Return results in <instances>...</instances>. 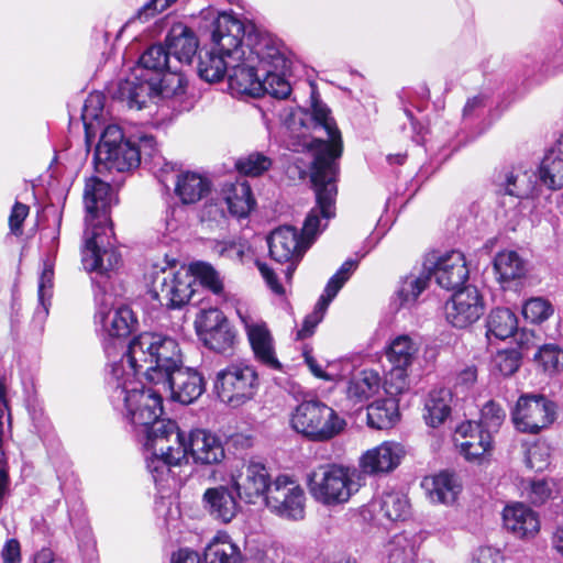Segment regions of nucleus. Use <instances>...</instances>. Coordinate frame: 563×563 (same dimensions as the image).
Masks as SVG:
<instances>
[{"label": "nucleus", "instance_id": "nucleus-57", "mask_svg": "<svg viewBox=\"0 0 563 563\" xmlns=\"http://www.w3.org/2000/svg\"><path fill=\"white\" fill-rule=\"evenodd\" d=\"M234 338L235 335L229 321L227 323H222V325H220L218 329L201 336L206 346L219 353H223L231 349L234 342Z\"/></svg>", "mask_w": 563, "mask_h": 563}, {"label": "nucleus", "instance_id": "nucleus-8", "mask_svg": "<svg viewBox=\"0 0 563 563\" xmlns=\"http://www.w3.org/2000/svg\"><path fill=\"white\" fill-rule=\"evenodd\" d=\"M165 69H172L167 48L161 44L150 46L130 76L117 84L113 99L125 102L130 109H143L155 91V77Z\"/></svg>", "mask_w": 563, "mask_h": 563}, {"label": "nucleus", "instance_id": "nucleus-11", "mask_svg": "<svg viewBox=\"0 0 563 563\" xmlns=\"http://www.w3.org/2000/svg\"><path fill=\"white\" fill-rule=\"evenodd\" d=\"M290 426L311 441H328L336 437L346 426L338 412L317 398L305 399L290 413Z\"/></svg>", "mask_w": 563, "mask_h": 563}, {"label": "nucleus", "instance_id": "nucleus-59", "mask_svg": "<svg viewBox=\"0 0 563 563\" xmlns=\"http://www.w3.org/2000/svg\"><path fill=\"white\" fill-rule=\"evenodd\" d=\"M553 313L552 305L543 298H530L522 307V314L531 323H541L548 320Z\"/></svg>", "mask_w": 563, "mask_h": 563}, {"label": "nucleus", "instance_id": "nucleus-62", "mask_svg": "<svg viewBox=\"0 0 563 563\" xmlns=\"http://www.w3.org/2000/svg\"><path fill=\"white\" fill-rule=\"evenodd\" d=\"M29 207L21 202H15L9 218L10 230L14 235L22 234V225L29 214Z\"/></svg>", "mask_w": 563, "mask_h": 563}, {"label": "nucleus", "instance_id": "nucleus-64", "mask_svg": "<svg viewBox=\"0 0 563 563\" xmlns=\"http://www.w3.org/2000/svg\"><path fill=\"white\" fill-rule=\"evenodd\" d=\"M176 0H150L142 8L139 9L136 18L140 21H147L154 16L157 12H162L167 9Z\"/></svg>", "mask_w": 563, "mask_h": 563}, {"label": "nucleus", "instance_id": "nucleus-2", "mask_svg": "<svg viewBox=\"0 0 563 563\" xmlns=\"http://www.w3.org/2000/svg\"><path fill=\"white\" fill-rule=\"evenodd\" d=\"M311 117L314 129L324 130L329 141L316 140L313 143L314 158L311 167V183L314 188L319 221L321 218L329 220L334 217V201L336 196V164L335 158L342 153L341 134L336 128L331 111L318 97L317 91H311ZM327 224L319 225V230L325 229ZM321 232L318 233V235Z\"/></svg>", "mask_w": 563, "mask_h": 563}, {"label": "nucleus", "instance_id": "nucleus-49", "mask_svg": "<svg viewBox=\"0 0 563 563\" xmlns=\"http://www.w3.org/2000/svg\"><path fill=\"white\" fill-rule=\"evenodd\" d=\"M416 547L404 534L395 536L387 544V563H416Z\"/></svg>", "mask_w": 563, "mask_h": 563}, {"label": "nucleus", "instance_id": "nucleus-30", "mask_svg": "<svg viewBox=\"0 0 563 563\" xmlns=\"http://www.w3.org/2000/svg\"><path fill=\"white\" fill-rule=\"evenodd\" d=\"M186 445L187 455L190 454L197 464H219L225 457L221 440L202 429L191 431L186 440Z\"/></svg>", "mask_w": 563, "mask_h": 563}, {"label": "nucleus", "instance_id": "nucleus-54", "mask_svg": "<svg viewBox=\"0 0 563 563\" xmlns=\"http://www.w3.org/2000/svg\"><path fill=\"white\" fill-rule=\"evenodd\" d=\"M188 269L194 276V283L198 279L202 286L210 289L213 294H222L223 283L218 272L210 264L196 262L192 263Z\"/></svg>", "mask_w": 563, "mask_h": 563}, {"label": "nucleus", "instance_id": "nucleus-6", "mask_svg": "<svg viewBox=\"0 0 563 563\" xmlns=\"http://www.w3.org/2000/svg\"><path fill=\"white\" fill-rule=\"evenodd\" d=\"M180 352L178 343L163 334L144 332L135 336L129 344L124 355L130 372H125L124 364H115L119 368V376L136 379L142 374L152 383L154 378L150 372H162L168 364L178 362V353Z\"/></svg>", "mask_w": 563, "mask_h": 563}, {"label": "nucleus", "instance_id": "nucleus-34", "mask_svg": "<svg viewBox=\"0 0 563 563\" xmlns=\"http://www.w3.org/2000/svg\"><path fill=\"white\" fill-rule=\"evenodd\" d=\"M503 521L505 528L518 538H532L540 530L538 515L521 503L506 506Z\"/></svg>", "mask_w": 563, "mask_h": 563}, {"label": "nucleus", "instance_id": "nucleus-18", "mask_svg": "<svg viewBox=\"0 0 563 563\" xmlns=\"http://www.w3.org/2000/svg\"><path fill=\"white\" fill-rule=\"evenodd\" d=\"M109 233H112L111 227L86 229L84 234V267L101 277L118 268L121 262V255L113 247Z\"/></svg>", "mask_w": 563, "mask_h": 563}, {"label": "nucleus", "instance_id": "nucleus-37", "mask_svg": "<svg viewBox=\"0 0 563 563\" xmlns=\"http://www.w3.org/2000/svg\"><path fill=\"white\" fill-rule=\"evenodd\" d=\"M165 42L169 56H174L181 64H190L198 49L196 35L181 23L170 29Z\"/></svg>", "mask_w": 563, "mask_h": 563}, {"label": "nucleus", "instance_id": "nucleus-3", "mask_svg": "<svg viewBox=\"0 0 563 563\" xmlns=\"http://www.w3.org/2000/svg\"><path fill=\"white\" fill-rule=\"evenodd\" d=\"M245 35L244 56L231 60L228 70L229 89L233 95L260 97L263 95V85L256 67L263 73L266 66L283 69L286 56L282 46L271 36L252 34L251 31H246Z\"/></svg>", "mask_w": 563, "mask_h": 563}, {"label": "nucleus", "instance_id": "nucleus-58", "mask_svg": "<svg viewBox=\"0 0 563 563\" xmlns=\"http://www.w3.org/2000/svg\"><path fill=\"white\" fill-rule=\"evenodd\" d=\"M129 140L133 143V147L140 153V162L144 159L153 162L154 166L163 163L164 158L158 155L156 148V141L153 135L140 133L131 136Z\"/></svg>", "mask_w": 563, "mask_h": 563}, {"label": "nucleus", "instance_id": "nucleus-56", "mask_svg": "<svg viewBox=\"0 0 563 563\" xmlns=\"http://www.w3.org/2000/svg\"><path fill=\"white\" fill-rule=\"evenodd\" d=\"M273 161L269 156L261 152H253L238 159L235 166L238 170L246 176L257 177L269 170Z\"/></svg>", "mask_w": 563, "mask_h": 563}, {"label": "nucleus", "instance_id": "nucleus-60", "mask_svg": "<svg viewBox=\"0 0 563 563\" xmlns=\"http://www.w3.org/2000/svg\"><path fill=\"white\" fill-rule=\"evenodd\" d=\"M228 319L217 308H210L207 310H201L195 321L197 332L199 336H203L208 332H211L218 329L222 323H227Z\"/></svg>", "mask_w": 563, "mask_h": 563}, {"label": "nucleus", "instance_id": "nucleus-42", "mask_svg": "<svg viewBox=\"0 0 563 563\" xmlns=\"http://www.w3.org/2000/svg\"><path fill=\"white\" fill-rule=\"evenodd\" d=\"M203 560L205 563H241L242 553L227 533H218L206 547Z\"/></svg>", "mask_w": 563, "mask_h": 563}, {"label": "nucleus", "instance_id": "nucleus-22", "mask_svg": "<svg viewBox=\"0 0 563 563\" xmlns=\"http://www.w3.org/2000/svg\"><path fill=\"white\" fill-rule=\"evenodd\" d=\"M255 205L252 190L246 181L228 183L222 188L221 198L205 207L208 217L217 219L218 216L224 217V206L228 212L236 218L249 216Z\"/></svg>", "mask_w": 563, "mask_h": 563}, {"label": "nucleus", "instance_id": "nucleus-43", "mask_svg": "<svg viewBox=\"0 0 563 563\" xmlns=\"http://www.w3.org/2000/svg\"><path fill=\"white\" fill-rule=\"evenodd\" d=\"M494 271L500 283L521 278L526 274V262L516 251L498 252L494 258Z\"/></svg>", "mask_w": 563, "mask_h": 563}, {"label": "nucleus", "instance_id": "nucleus-24", "mask_svg": "<svg viewBox=\"0 0 563 563\" xmlns=\"http://www.w3.org/2000/svg\"><path fill=\"white\" fill-rule=\"evenodd\" d=\"M351 275L352 260L347 258L339 271L328 280L313 311L305 318L302 328L297 333L298 339H306L313 333L316 327L322 321L331 301L350 279Z\"/></svg>", "mask_w": 563, "mask_h": 563}, {"label": "nucleus", "instance_id": "nucleus-45", "mask_svg": "<svg viewBox=\"0 0 563 563\" xmlns=\"http://www.w3.org/2000/svg\"><path fill=\"white\" fill-rule=\"evenodd\" d=\"M487 335L505 340L515 334L518 329V319L508 308H496L490 311L486 322Z\"/></svg>", "mask_w": 563, "mask_h": 563}, {"label": "nucleus", "instance_id": "nucleus-4", "mask_svg": "<svg viewBox=\"0 0 563 563\" xmlns=\"http://www.w3.org/2000/svg\"><path fill=\"white\" fill-rule=\"evenodd\" d=\"M137 434L148 452L146 467L155 484L164 487L173 476V467L187 457L186 438L175 421L162 417Z\"/></svg>", "mask_w": 563, "mask_h": 563}, {"label": "nucleus", "instance_id": "nucleus-17", "mask_svg": "<svg viewBox=\"0 0 563 563\" xmlns=\"http://www.w3.org/2000/svg\"><path fill=\"white\" fill-rule=\"evenodd\" d=\"M264 503L271 512L283 519L301 520L305 517V492L289 475L279 474L274 478Z\"/></svg>", "mask_w": 563, "mask_h": 563}, {"label": "nucleus", "instance_id": "nucleus-39", "mask_svg": "<svg viewBox=\"0 0 563 563\" xmlns=\"http://www.w3.org/2000/svg\"><path fill=\"white\" fill-rule=\"evenodd\" d=\"M537 174L541 186L550 190H558L563 187V146L561 145V137L545 153Z\"/></svg>", "mask_w": 563, "mask_h": 563}, {"label": "nucleus", "instance_id": "nucleus-12", "mask_svg": "<svg viewBox=\"0 0 563 563\" xmlns=\"http://www.w3.org/2000/svg\"><path fill=\"white\" fill-rule=\"evenodd\" d=\"M258 375L255 368L245 363H232L216 373L213 390L219 399L239 407L251 400L258 389Z\"/></svg>", "mask_w": 563, "mask_h": 563}, {"label": "nucleus", "instance_id": "nucleus-16", "mask_svg": "<svg viewBox=\"0 0 563 563\" xmlns=\"http://www.w3.org/2000/svg\"><path fill=\"white\" fill-rule=\"evenodd\" d=\"M517 431L538 434L556 419V405L542 394H522L510 412Z\"/></svg>", "mask_w": 563, "mask_h": 563}, {"label": "nucleus", "instance_id": "nucleus-20", "mask_svg": "<svg viewBox=\"0 0 563 563\" xmlns=\"http://www.w3.org/2000/svg\"><path fill=\"white\" fill-rule=\"evenodd\" d=\"M444 313L448 322L454 328H467L484 313L483 297L476 287L465 286L457 289L445 302Z\"/></svg>", "mask_w": 563, "mask_h": 563}, {"label": "nucleus", "instance_id": "nucleus-32", "mask_svg": "<svg viewBox=\"0 0 563 563\" xmlns=\"http://www.w3.org/2000/svg\"><path fill=\"white\" fill-rule=\"evenodd\" d=\"M456 434L464 439L459 443L460 453L468 462L481 464L493 450V437L477 429L473 421L461 423Z\"/></svg>", "mask_w": 563, "mask_h": 563}, {"label": "nucleus", "instance_id": "nucleus-21", "mask_svg": "<svg viewBox=\"0 0 563 563\" xmlns=\"http://www.w3.org/2000/svg\"><path fill=\"white\" fill-rule=\"evenodd\" d=\"M97 324H100L106 335L103 347L108 355L115 350L117 343L128 336L135 328L137 320L128 306L110 309L107 306L99 308L95 316Z\"/></svg>", "mask_w": 563, "mask_h": 563}, {"label": "nucleus", "instance_id": "nucleus-46", "mask_svg": "<svg viewBox=\"0 0 563 563\" xmlns=\"http://www.w3.org/2000/svg\"><path fill=\"white\" fill-rule=\"evenodd\" d=\"M186 86L187 81L181 73L168 69V71L155 77V91L147 101L157 97L164 99L179 98L185 93Z\"/></svg>", "mask_w": 563, "mask_h": 563}, {"label": "nucleus", "instance_id": "nucleus-23", "mask_svg": "<svg viewBox=\"0 0 563 563\" xmlns=\"http://www.w3.org/2000/svg\"><path fill=\"white\" fill-rule=\"evenodd\" d=\"M238 314L244 325L255 358L272 369H280L282 364L276 356L274 340L266 323L252 317L247 311L243 312L239 309Z\"/></svg>", "mask_w": 563, "mask_h": 563}, {"label": "nucleus", "instance_id": "nucleus-35", "mask_svg": "<svg viewBox=\"0 0 563 563\" xmlns=\"http://www.w3.org/2000/svg\"><path fill=\"white\" fill-rule=\"evenodd\" d=\"M202 505L211 517L224 523L232 521L239 509L231 489L222 485L206 489L202 495Z\"/></svg>", "mask_w": 563, "mask_h": 563}, {"label": "nucleus", "instance_id": "nucleus-63", "mask_svg": "<svg viewBox=\"0 0 563 563\" xmlns=\"http://www.w3.org/2000/svg\"><path fill=\"white\" fill-rule=\"evenodd\" d=\"M256 267L258 268L262 277L264 278L269 289L276 295H284L285 289L283 285L279 283L274 269L269 267L266 263L261 261H256Z\"/></svg>", "mask_w": 563, "mask_h": 563}, {"label": "nucleus", "instance_id": "nucleus-13", "mask_svg": "<svg viewBox=\"0 0 563 563\" xmlns=\"http://www.w3.org/2000/svg\"><path fill=\"white\" fill-rule=\"evenodd\" d=\"M97 170L128 172L140 165V153L131 140H124L120 126L108 125L95 151Z\"/></svg>", "mask_w": 563, "mask_h": 563}, {"label": "nucleus", "instance_id": "nucleus-55", "mask_svg": "<svg viewBox=\"0 0 563 563\" xmlns=\"http://www.w3.org/2000/svg\"><path fill=\"white\" fill-rule=\"evenodd\" d=\"M382 379L379 374L373 369H364L357 379H354V405L356 400H367L378 393Z\"/></svg>", "mask_w": 563, "mask_h": 563}, {"label": "nucleus", "instance_id": "nucleus-41", "mask_svg": "<svg viewBox=\"0 0 563 563\" xmlns=\"http://www.w3.org/2000/svg\"><path fill=\"white\" fill-rule=\"evenodd\" d=\"M452 394L446 388L430 391L424 402L423 419L427 426L438 428L451 413Z\"/></svg>", "mask_w": 563, "mask_h": 563}, {"label": "nucleus", "instance_id": "nucleus-33", "mask_svg": "<svg viewBox=\"0 0 563 563\" xmlns=\"http://www.w3.org/2000/svg\"><path fill=\"white\" fill-rule=\"evenodd\" d=\"M354 419L365 420L371 429H391L400 420L398 401L395 398L375 400L365 408L354 409Z\"/></svg>", "mask_w": 563, "mask_h": 563}, {"label": "nucleus", "instance_id": "nucleus-10", "mask_svg": "<svg viewBox=\"0 0 563 563\" xmlns=\"http://www.w3.org/2000/svg\"><path fill=\"white\" fill-rule=\"evenodd\" d=\"M145 278L152 299L167 309L181 308L194 294L192 274L187 267L176 269L175 262L170 264L164 261L163 264H152Z\"/></svg>", "mask_w": 563, "mask_h": 563}, {"label": "nucleus", "instance_id": "nucleus-40", "mask_svg": "<svg viewBox=\"0 0 563 563\" xmlns=\"http://www.w3.org/2000/svg\"><path fill=\"white\" fill-rule=\"evenodd\" d=\"M211 189V183L200 174L186 172L177 175L175 192L183 203H196Z\"/></svg>", "mask_w": 563, "mask_h": 563}, {"label": "nucleus", "instance_id": "nucleus-50", "mask_svg": "<svg viewBox=\"0 0 563 563\" xmlns=\"http://www.w3.org/2000/svg\"><path fill=\"white\" fill-rule=\"evenodd\" d=\"M505 418L506 412L501 406L494 400H488L481 410L479 420L477 422L473 421V423L477 429L493 437L498 432Z\"/></svg>", "mask_w": 563, "mask_h": 563}, {"label": "nucleus", "instance_id": "nucleus-27", "mask_svg": "<svg viewBox=\"0 0 563 563\" xmlns=\"http://www.w3.org/2000/svg\"><path fill=\"white\" fill-rule=\"evenodd\" d=\"M432 269L437 283L444 289L454 290L464 285L468 279L470 271L465 256L460 251H450L429 266Z\"/></svg>", "mask_w": 563, "mask_h": 563}, {"label": "nucleus", "instance_id": "nucleus-15", "mask_svg": "<svg viewBox=\"0 0 563 563\" xmlns=\"http://www.w3.org/2000/svg\"><path fill=\"white\" fill-rule=\"evenodd\" d=\"M308 488L311 496L323 505L347 503L351 497L350 468L338 464L320 465L309 474Z\"/></svg>", "mask_w": 563, "mask_h": 563}, {"label": "nucleus", "instance_id": "nucleus-44", "mask_svg": "<svg viewBox=\"0 0 563 563\" xmlns=\"http://www.w3.org/2000/svg\"><path fill=\"white\" fill-rule=\"evenodd\" d=\"M54 286V257L47 255L42 261V271L38 278V307L35 310V319L43 321L47 314L51 306V298L53 296Z\"/></svg>", "mask_w": 563, "mask_h": 563}, {"label": "nucleus", "instance_id": "nucleus-36", "mask_svg": "<svg viewBox=\"0 0 563 563\" xmlns=\"http://www.w3.org/2000/svg\"><path fill=\"white\" fill-rule=\"evenodd\" d=\"M429 89L427 87H420L419 90L402 89L399 98L404 106V113L410 122L411 130L413 132V141L420 143L423 141V136L427 133V125L424 124L423 118H418L415 113H421L428 107Z\"/></svg>", "mask_w": 563, "mask_h": 563}, {"label": "nucleus", "instance_id": "nucleus-48", "mask_svg": "<svg viewBox=\"0 0 563 563\" xmlns=\"http://www.w3.org/2000/svg\"><path fill=\"white\" fill-rule=\"evenodd\" d=\"M287 68V63L283 69H274L273 67H265L262 79L263 95L267 93L276 99H286L291 92L289 81L285 78L284 70Z\"/></svg>", "mask_w": 563, "mask_h": 563}, {"label": "nucleus", "instance_id": "nucleus-61", "mask_svg": "<svg viewBox=\"0 0 563 563\" xmlns=\"http://www.w3.org/2000/svg\"><path fill=\"white\" fill-rule=\"evenodd\" d=\"M408 366H393L386 379L387 391L389 394H402L409 389L407 374Z\"/></svg>", "mask_w": 563, "mask_h": 563}, {"label": "nucleus", "instance_id": "nucleus-14", "mask_svg": "<svg viewBox=\"0 0 563 563\" xmlns=\"http://www.w3.org/2000/svg\"><path fill=\"white\" fill-rule=\"evenodd\" d=\"M152 384L161 391L169 393L170 397L180 404H191L205 391V380L195 369L183 366L180 352L178 362L168 364L162 372H150Z\"/></svg>", "mask_w": 563, "mask_h": 563}, {"label": "nucleus", "instance_id": "nucleus-26", "mask_svg": "<svg viewBox=\"0 0 563 563\" xmlns=\"http://www.w3.org/2000/svg\"><path fill=\"white\" fill-rule=\"evenodd\" d=\"M497 194L509 195L518 199H534L541 194L542 186L537 170H506L495 177Z\"/></svg>", "mask_w": 563, "mask_h": 563}, {"label": "nucleus", "instance_id": "nucleus-31", "mask_svg": "<svg viewBox=\"0 0 563 563\" xmlns=\"http://www.w3.org/2000/svg\"><path fill=\"white\" fill-rule=\"evenodd\" d=\"M405 456V449L397 442L386 441L368 450L360 459V467L366 474L389 473L394 471Z\"/></svg>", "mask_w": 563, "mask_h": 563}, {"label": "nucleus", "instance_id": "nucleus-19", "mask_svg": "<svg viewBox=\"0 0 563 563\" xmlns=\"http://www.w3.org/2000/svg\"><path fill=\"white\" fill-rule=\"evenodd\" d=\"M273 481L266 465L254 460L243 463L236 473L231 474L232 487L240 499L252 505L265 501Z\"/></svg>", "mask_w": 563, "mask_h": 563}, {"label": "nucleus", "instance_id": "nucleus-5", "mask_svg": "<svg viewBox=\"0 0 563 563\" xmlns=\"http://www.w3.org/2000/svg\"><path fill=\"white\" fill-rule=\"evenodd\" d=\"M245 34L246 27L241 20L228 13L219 14L211 33L212 47L199 54V77L207 82L223 79L231 60H238L244 56Z\"/></svg>", "mask_w": 563, "mask_h": 563}, {"label": "nucleus", "instance_id": "nucleus-28", "mask_svg": "<svg viewBox=\"0 0 563 563\" xmlns=\"http://www.w3.org/2000/svg\"><path fill=\"white\" fill-rule=\"evenodd\" d=\"M410 505L407 496L397 490H384L379 498L373 499L361 508L360 515L364 520H374L376 512L389 521L405 520L409 516Z\"/></svg>", "mask_w": 563, "mask_h": 563}, {"label": "nucleus", "instance_id": "nucleus-51", "mask_svg": "<svg viewBox=\"0 0 563 563\" xmlns=\"http://www.w3.org/2000/svg\"><path fill=\"white\" fill-rule=\"evenodd\" d=\"M488 109V96L481 93L467 99L462 113V120L465 125H475L479 132L486 129L484 115Z\"/></svg>", "mask_w": 563, "mask_h": 563}, {"label": "nucleus", "instance_id": "nucleus-47", "mask_svg": "<svg viewBox=\"0 0 563 563\" xmlns=\"http://www.w3.org/2000/svg\"><path fill=\"white\" fill-rule=\"evenodd\" d=\"M417 352L416 343L410 336L402 334L390 342L386 355L393 366H410Z\"/></svg>", "mask_w": 563, "mask_h": 563}, {"label": "nucleus", "instance_id": "nucleus-52", "mask_svg": "<svg viewBox=\"0 0 563 563\" xmlns=\"http://www.w3.org/2000/svg\"><path fill=\"white\" fill-rule=\"evenodd\" d=\"M533 360L543 372L551 375L563 366V350L556 344H543L538 349Z\"/></svg>", "mask_w": 563, "mask_h": 563}, {"label": "nucleus", "instance_id": "nucleus-29", "mask_svg": "<svg viewBox=\"0 0 563 563\" xmlns=\"http://www.w3.org/2000/svg\"><path fill=\"white\" fill-rule=\"evenodd\" d=\"M432 277L431 267L423 265L419 272H410L404 276L390 299V308L394 311L413 307L419 296L428 288Z\"/></svg>", "mask_w": 563, "mask_h": 563}, {"label": "nucleus", "instance_id": "nucleus-1", "mask_svg": "<svg viewBox=\"0 0 563 563\" xmlns=\"http://www.w3.org/2000/svg\"><path fill=\"white\" fill-rule=\"evenodd\" d=\"M311 117L314 129L324 130L329 141L316 140L313 143L314 158L311 167V183L314 188L319 221L321 218L329 220L334 217V201L336 196V164L335 158L342 153L341 134L336 128L331 111L318 97L317 91H311ZM327 224L319 225V230L325 229ZM321 232L318 233V235Z\"/></svg>", "mask_w": 563, "mask_h": 563}, {"label": "nucleus", "instance_id": "nucleus-38", "mask_svg": "<svg viewBox=\"0 0 563 563\" xmlns=\"http://www.w3.org/2000/svg\"><path fill=\"white\" fill-rule=\"evenodd\" d=\"M421 486L432 503L445 505L454 503L461 492L456 477L448 471L426 476Z\"/></svg>", "mask_w": 563, "mask_h": 563}, {"label": "nucleus", "instance_id": "nucleus-9", "mask_svg": "<svg viewBox=\"0 0 563 563\" xmlns=\"http://www.w3.org/2000/svg\"><path fill=\"white\" fill-rule=\"evenodd\" d=\"M319 225L318 212L311 210L303 222L301 234L292 227H280L268 236L269 255L276 263L287 265L284 271L287 279L291 278L303 254L316 241Z\"/></svg>", "mask_w": 563, "mask_h": 563}, {"label": "nucleus", "instance_id": "nucleus-53", "mask_svg": "<svg viewBox=\"0 0 563 563\" xmlns=\"http://www.w3.org/2000/svg\"><path fill=\"white\" fill-rule=\"evenodd\" d=\"M521 353L516 349L498 351L492 360V372L504 377L514 375L521 365Z\"/></svg>", "mask_w": 563, "mask_h": 563}, {"label": "nucleus", "instance_id": "nucleus-7", "mask_svg": "<svg viewBox=\"0 0 563 563\" xmlns=\"http://www.w3.org/2000/svg\"><path fill=\"white\" fill-rule=\"evenodd\" d=\"M113 389L111 401L125 410V418L134 426L136 432L148 428L163 415V399L159 387L144 388L137 379L119 376V368L113 371Z\"/></svg>", "mask_w": 563, "mask_h": 563}, {"label": "nucleus", "instance_id": "nucleus-25", "mask_svg": "<svg viewBox=\"0 0 563 563\" xmlns=\"http://www.w3.org/2000/svg\"><path fill=\"white\" fill-rule=\"evenodd\" d=\"M112 199L111 186L99 178H91L86 183L84 201L87 211L86 229H100L109 227L108 210Z\"/></svg>", "mask_w": 563, "mask_h": 563}]
</instances>
